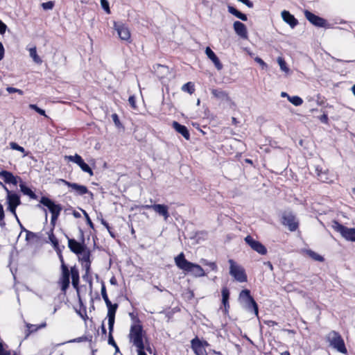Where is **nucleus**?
<instances>
[{
    "instance_id": "obj_51",
    "label": "nucleus",
    "mask_w": 355,
    "mask_h": 355,
    "mask_svg": "<svg viewBox=\"0 0 355 355\" xmlns=\"http://www.w3.org/2000/svg\"><path fill=\"white\" fill-rule=\"evenodd\" d=\"M83 279L87 282L90 286H92V277L89 276V273H87L85 272V274L84 275H83Z\"/></svg>"
},
{
    "instance_id": "obj_15",
    "label": "nucleus",
    "mask_w": 355,
    "mask_h": 355,
    "mask_svg": "<svg viewBox=\"0 0 355 355\" xmlns=\"http://www.w3.org/2000/svg\"><path fill=\"white\" fill-rule=\"evenodd\" d=\"M62 275L60 279L61 289L65 291L69 286L71 270H69L66 264L61 266Z\"/></svg>"
},
{
    "instance_id": "obj_54",
    "label": "nucleus",
    "mask_w": 355,
    "mask_h": 355,
    "mask_svg": "<svg viewBox=\"0 0 355 355\" xmlns=\"http://www.w3.org/2000/svg\"><path fill=\"white\" fill-rule=\"evenodd\" d=\"M239 1L242 2L245 5H246L248 8L253 7V3L250 0H238Z\"/></svg>"
},
{
    "instance_id": "obj_20",
    "label": "nucleus",
    "mask_w": 355,
    "mask_h": 355,
    "mask_svg": "<svg viewBox=\"0 0 355 355\" xmlns=\"http://www.w3.org/2000/svg\"><path fill=\"white\" fill-rule=\"evenodd\" d=\"M0 178L7 184H12L13 185L17 184V177L8 171H0Z\"/></svg>"
},
{
    "instance_id": "obj_41",
    "label": "nucleus",
    "mask_w": 355,
    "mask_h": 355,
    "mask_svg": "<svg viewBox=\"0 0 355 355\" xmlns=\"http://www.w3.org/2000/svg\"><path fill=\"white\" fill-rule=\"evenodd\" d=\"M81 254H82V257H81L80 259L83 263L91 262L90 259H89V257H90L89 251H85V250L84 252Z\"/></svg>"
},
{
    "instance_id": "obj_19",
    "label": "nucleus",
    "mask_w": 355,
    "mask_h": 355,
    "mask_svg": "<svg viewBox=\"0 0 355 355\" xmlns=\"http://www.w3.org/2000/svg\"><path fill=\"white\" fill-rule=\"evenodd\" d=\"M233 28L235 33L241 38H248V31L245 25L239 21H236L233 24Z\"/></svg>"
},
{
    "instance_id": "obj_38",
    "label": "nucleus",
    "mask_w": 355,
    "mask_h": 355,
    "mask_svg": "<svg viewBox=\"0 0 355 355\" xmlns=\"http://www.w3.org/2000/svg\"><path fill=\"white\" fill-rule=\"evenodd\" d=\"M10 148L12 150H18L21 153H24V157L27 155V153H25V149L22 146H20L19 145H18L17 143L10 142Z\"/></svg>"
},
{
    "instance_id": "obj_24",
    "label": "nucleus",
    "mask_w": 355,
    "mask_h": 355,
    "mask_svg": "<svg viewBox=\"0 0 355 355\" xmlns=\"http://www.w3.org/2000/svg\"><path fill=\"white\" fill-rule=\"evenodd\" d=\"M71 275L72 279V285L74 288L78 290L79 284V271L76 266L71 268Z\"/></svg>"
},
{
    "instance_id": "obj_64",
    "label": "nucleus",
    "mask_w": 355,
    "mask_h": 355,
    "mask_svg": "<svg viewBox=\"0 0 355 355\" xmlns=\"http://www.w3.org/2000/svg\"><path fill=\"white\" fill-rule=\"evenodd\" d=\"M0 355H10V352L9 351L5 350L3 348L0 352Z\"/></svg>"
},
{
    "instance_id": "obj_33",
    "label": "nucleus",
    "mask_w": 355,
    "mask_h": 355,
    "mask_svg": "<svg viewBox=\"0 0 355 355\" xmlns=\"http://www.w3.org/2000/svg\"><path fill=\"white\" fill-rule=\"evenodd\" d=\"M182 90L185 92H188L190 94H192L195 92L194 85L191 82H188L187 83L183 85L182 87Z\"/></svg>"
},
{
    "instance_id": "obj_60",
    "label": "nucleus",
    "mask_w": 355,
    "mask_h": 355,
    "mask_svg": "<svg viewBox=\"0 0 355 355\" xmlns=\"http://www.w3.org/2000/svg\"><path fill=\"white\" fill-rule=\"evenodd\" d=\"M4 48L1 42H0V61L3 58Z\"/></svg>"
},
{
    "instance_id": "obj_35",
    "label": "nucleus",
    "mask_w": 355,
    "mask_h": 355,
    "mask_svg": "<svg viewBox=\"0 0 355 355\" xmlns=\"http://www.w3.org/2000/svg\"><path fill=\"white\" fill-rule=\"evenodd\" d=\"M92 336H80V337L72 339V340L68 341L67 343H81V342H85V341L92 342Z\"/></svg>"
},
{
    "instance_id": "obj_13",
    "label": "nucleus",
    "mask_w": 355,
    "mask_h": 355,
    "mask_svg": "<svg viewBox=\"0 0 355 355\" xmlns=\"http://www.w3.org/2000/svg\"><path fill=\"white\" fill-rule=\"evenodd\" d=\"M306 19L313 25L317 27H325L327 25V21L318 16L311 12L306 10L304 12Z\"/></svg>"
},
{
    "instance_id": "obj_61",
    "label": "nucleus",
    "mask_w": 355,
    "mask_h": 355,
    "mask_svg": "<svg viewBox=\"0 0 355 355\" xmlns=\"http://www.w3.org/2000/svg\"><path fill=\"white\" fill-rule=\"evenodd\" d=\"M264 323L269 327H272V326H275V325L277 324V323L276 322L272 321V320H265Z\"/></svg>"
},
{
    "instance_id": "obj_5",
    "label": "nucleus",
    "mask_w": 355,
    "mask_h": 355,
    "mask_svg": "<svg viewBox=\"0 0 355 355\" xmlns=\"http://www.w3.org/2000/svg\"><path fill=\"white\" fill-rule=\"evenodd\" d=\"M230 274L239 282H245L247 281V275L245 270L240 266L236 265L234 260L230 259Z\"/></svg>"
},
{
    "instance_id": "obj_16",
    "label": "nucleus",
    "mask_w": 355,
    "mask_h": 355,
    "mask_svg": "<svg viewBox=\"0 0 355 355\" xmlns=\"http://www.w3.org/2000/svg\"><path fill=\"white\" fill-rule=\"evenodd\" d=\"M40 202L44 207H46L51 214L53 213L61 212L62 209L60 205L55 204L54 201L46 196H42L40 198Z\"/></svg>"
},
{
    "instance_id": "obj_26",
    "label": "nucleus",
    "mask_w": 355,
    "mask_h": 355,
    "mask_svg": "<svg viewBox=\"0 0 355 355\" xmlns=\"http://www.w3.org/2000/svg\"><path fill=\"white\" fill-rule=\"evenodd\" d=\"M222 303L225 306V310H227L229 307V297H230V291L227 287H223L222 291Z\"/></svg>"
},
{
    "instance_id": "obj_62",
    "label": "nucleus",
    "mask_w": 355,
    "mask_h": 355,
    "mask_svg": "<svg viewBox=\"0 0 355 355\" xmlns=\"http://www.w3.org/2000/svg\"><path fill=\"white\" fill-rule=\"evenodd\" d=\"M6 91L9 94L16 93L17 88H15V87H6Z\"/></svg>"
},
{
    "instance_id": "obj_40",
    "label": "nucleus",
    "mask_w": 355,
    "mask_h": 355,
    "mask_svg": "<svg viewBox=\"0 0 355 355\" xmlns=\"http://www.w3.org/2000/svg\"><path fill=\"white\" fill-rule=\"evenodd\" d=\"M112 332L109 330L108 344L113 346L115 348L116 352H119V348L113 338Z\"/></svg>"
},
{
    "instance_id": "obj_57",
    "label": "nucleus",
    "mask_w": 355,
    "mask_h": 355,
    "mask_svg": "<svg viewBox=\"0 0 355 355\" xmlns=\"http://www.w3.org/2000/svg\"><path fill=\"white\" fill-rule=\"evenodd\" d=\"M26 240H29L31 239H33L35 236V233L32 232H30V231H26Z\"/></svg>"
},
{
    "instance_id": "obj_32",
    "label": "nucleus",
    "mask_w": 355,
    "mask_h": 355,
    "mask_svg": "<svg viewBox=\"0 0 355 355\" xmlns=\"http://www.w3.org/2000/svg\"><path fill=\"white\" fill-rule=\"evenodd\" d=\"M306 254L309 255V257H311V259H313L315 261H324V258L321 255L317 254L316 252H315L314 251H313L311 250H307Z\"/></svg>"
},
{
    "instance_id": "obj_49",
    "label": "nucleus",
    "mask_w": 355,
    "mask_h": 355,
    "mask_svg": "<svg viewBox=\"0 0 355 355\" xmlns=\"http://www.w3.org/2000/svg\"><path fill=\"white\" fill-rule=\"evenodd\" d=\"M128 102L132 108L135 109L137 107L136 101H135V98L134 96H130L129 97Z\"/></svg>"
},
{
    "instance_id": "obj_52",
    "label": "nucleus",
    "mask_w": 355,
    "mask_h": 355,
    "mask_svg": "<svg viewBox=\"0 0 355 355\" xmlns=\"http://www.w3.org/2000/svg\"><path fill=\"white\" fill-rule=\"evenodd\" d=\"M112 119L116 126H119L121 125L119 116L116 114H113L112 115Z\"/></svg>"
},
{
    "instance_id": "obj_43",
    "label": "nucleus",
    "mask_w": 355,
    "mask_h": 355,
    "mask_svg": "<svg viewBox=\"0 0 355 355\" xmlns=\"http://www.w3.org/2000/svg\"><path fill=\"white\" fill-rule=\"evenodd\" d=\"M29 107L31 110H35L38 114H41L42 116H44L45 117H47V116L46 115L45 111L44 110L40 108L39 107H37L36 105H35V104H30L29 105Z\"/></svg>"
},
{
    "instance_id": "obj_53",
    "label": "nucleus",
    "mask_w": 355,
    "mask_h": 355,
    "mask_svg": "<svg viewBox=\"0 0 355 355\" xmlns=\"http://www.w3.org/2000/svg\"><path fill=\"white\" fill-rule=\"evenodd\" d=\"M159 69H160L161 71L163 73H167L168 71V69L167 67L161 65V64H158L157 67V70H159Z\"/></svg>"
},
{
    "instance_id": "obj_7",
    "label": "nucleus",
    "mask_w": 355,
    "mask_h": 355,
    "mask_svg": "<svg viewBox=\"0 0 355 355\" xmlns=\"http://www.w3.org/2000/svg\"><path fill=\"white\" fill-rule=\"evenodd\" d=\"M282 223L286 226L291 232H295L299 226L296 216L291 211H284L282 214Z\"/></svg>"
},
{
    "instance_id": "obj_47",
    "label": "nucleus",
    "mask_w": 355,
    "mask_h": 355,
    "mask_svg": "<svg viewBox=\"0 0 355 355\" xmlns=\"http://www.w3.org/2000/svg\"><path fill=\"white\" fill-rule=\"evenodd\" d=\"M82 211H83V214H84V216H85V217L86 218L87 223L89 225V226L91 228L93 229L94 228V224H93L92 220L90 219L88 214L85 210H83V209H82Z\"/></svg>"
},
{
    "instance_id": "obj_34",
    "label": "nucleus",
    "mask_w": 355,
    "mask_h": 355,
    "mask_svg": "<svg viewBox=\"0 0 355 355\" xmlns=\"http://www.w3.org/2000/svg\"><path fill=\"white\" fill-rule=\"evenodd\" d=\"M288 100L295 106H300L303 103V100L297 96H288Z\"/></svg>"
},
{
    "instance_id": "obj_22",
    "label": "nucleus",
    "mask_w": 355,
    "mask_h": 355,
    "mask_svg": "<svg viewBox=\"0 0 355 355\" xmlns=\"http://www.w3.org/2000/svg\"><path fill=\"white\" fill-rule=\"evenodd\" d=\"M282 17L283 20L289 24L291 28L295 27L298 24L295 17L287 10H283L282 12Z\"/></svg>"
},
{
    "instance_id": "obj_1",
    "label": "nucleus",
    "mask_w": 355,
    "mask_h": 355,
    "mask_svg": "<svg viewBox=\"0 0 355 355\" xmlns=\"http://www.w3.org/2000/svg\"><path fill=\"white\" fill-rule=\"evenodd\" d=\"M175 262L176 266L181 270L191 272L193 276L196 277H200L205 276V273L202 268L196 263H193L187 261L183 252H181L175 258Z\"/></svg>"
},
{
    "instance_id": "obj_4",
    "label": "nucleus",
    "mask_w": 355,
    "mask_h": 355,
    "mask_svg": "<svg viewBox=\"0 0 355 355\" xmlns=\"http://www.w3.org/2000/svg\"><path fill=\"white\" fill-rule=\"evenodd\" d=\"M327 340L331 347L337 349L339 352L346 354L347 349L345 343L340 335L335 331H331L327 336Z\"/></svg>"
},
{
    "instance_id": "obj_63",
    "label": "nucleus",
    "mask_w": 355,
    "mask_h": 355,
    "mask_svg": "<svg viewBox=\"0 0 355 355\" xmlns=\"http://www.w3.org/2000/svg\"><path fill=\"white\" fill-rule=\"evenodd\" d=\"M145 346L142 347V349H137L138 355H146V352H144Z\"/></svg>"
},
{
    "instance_id": "obj_14",
    "label": "nucleus",
    "mask_w": 355,
    "mask_h": 355,
    "mask_svg": "<svg viewBox=\"0 0 355 355\" xmlns=\"http://www.w3.org/2000/svg\"><path fill=\"white\" fill-rule=\"evenodd\" d=\"M59 182H62L65 185H67L69 187H71L73 190H74L78 195L83 196L86 193L89 194L92 197L93 196V193L89 191L87 187L84 185H80L77 183H72L70 182H68L64 179H60Z\"/></svg>"
},
{
    "instance_id": "obj_37",
    "label": "nucleus",
    "mask_w": 355,
    "mask_h": 355,
    "mask_svg": "<svg viewBox=\"0 0 355 355\" xmlns=\"http://www.w3.org/2000/svg\"><path fill=\"white\" fill-rule=\"evenodd\" d=\"M316 171L318 178L321 182H328L329 178H327V175L325 172H322V170H319L318 167L316 168Z\"/></svg>"
},
{
    "instance_id": "obj_25",
    "label": "nucleus",
    "mask_w": 355,
    "mask_h": 355,
    "mask_svg": "<svg viewBox=\"0 0 355 355\" xmlns=\"http://www.w3.org/2000/svg\"><path fill=\"white\" fill-rule=\"evenodd\" d=\"M227 10L230 13L234 15L235 17L240 19L241 20L244 21L248 20L247 15L241 12L237 9H236L234 7H233L232 6H228Z\"/></svg>"
},
{
    "instance_id": "obj_55",
    "label": "nucleus",
    "mask_w": 355,
    "mask_h": 355,
    "mask_svg": "<svg viewBox=\"0 0 355 355\" xmlns=\"http://www.w3.org/2000/svg\"><path fill=\"white\" fill-rule=\"evenodd\" d=\"M6 25L0 20V33L3 34L6 30Z\"/></svg>"
},
{
    "instance_id": "obj_6",
    "label": "nucleus",
    "mask_w": 355,
    "mask_h": 355,
    "mask_svg": "<svg viewBox=\"0 0 355 355\" xmlns=\"http://www.w3.org/2000/svg\"><path fill=\"white\" fill-rule=\"evenodd\" d=\"M333 229L340 233L345 239L351 241H355V228H348L337 221H334Z\"/></svg>"
},
{
    "instance_id": "obj_27",
    "label": "nucleus",
    "mask_w": 355,
    "mask_h": 355,
    "mask_svg": "<svg viewBox=\"0 0 355 355\" xmlns=\"http://www.w3.org/2000/svg\"><path fill=\"white\" fill-rule=\"evenodd\" d=\"M19 187L21 191L24 195L28 196L32 199H36L37 196L29 187H26L24 183H21Z\"/></svg>"
},
{
    "instance_id": "obj_8",
    "label": "nucleus",
    "mask_w": 355,
    "mask_h": 355,
    "mask_svg": "<svg viewBox=\"0 0 355 355\" xmlns=\"http://www.w3.org/2000/svg\"><path fill=\"white\" fill-rule=\"evenodd\" d=\"M142 208L146 209H153L159 216H162L164 220H167L170 216L168 212V207L162 204H154V205H142Z\"/></svg>"
},
{
    "instance_id": "obj_46",
    "label": "nucleus",
    "mask_w": 355,
    "mask_h": 355,
    "mask_svg": "<svg viewBox=\"0 0 355 355\" xmlns=\"http://www.w3.org/2000/svg\"><path fill=\"white\" fill-rule=\"evenodd\" d=\"M101 5L103 9L107 13H110L109 3L107 0H101Z\"/></svg>"
},
{
    "instance_id": "obj_18",
    "label": "nucleus",
    "mask_w": 355,
    "mask_h": 355,
    "mask_svg": "<svg viewBox=\"0 0 355 355\" xmlns=\"http://www.w3.org/2000/svg\"><path fill=\"white\" fill-rule=\"evenodd\" d=\"M68 246L71 252L76 254H82L85 250V246L73 239L68 238Z\"/></svg>"
},
{
    "instance_id": "obj_12",
    "label": "nucleus",
    "mask_w": 355,
    "mask_h": 355,
    "mask_svg": "<svg viewBox=\"0 0 355 355\" xmlns=\"http://www.w3.org/2000/svg\"><path fill=\"white\" fill-rule=\"evenodd\" d=\"M245 241L252 250L259 254L264 255L267 253L266 248L259 241L254 240L251 236H247L245 238Z\"/></svg>"
},
{
    "instance_id": "obj_39",
    "label": "nucleus",
    "mask_w": 355,
    "mask_h": 355,
    "mask_svg": "<svg viewBox=\"0 0 355 355\" xmlns=\"http://www.w3.org/2000/svg\"><path fill=\"white\" fill-rule=\"evenodd\" d=\"M201 263L204 266H208L211 270L217 271V270H218L217 265L216 264L215 262H210L206 259H202Z\"/></svg>"
},
{
    "instance_id": "obj_9",
    "label": "nucleus",
    "mask_w": 355,
    "mask_h": 355,
    "mask_svg": "<svg viewBox=\"0 0 355 355\" xmlns=\"http://www.w3.org/2000/svg\"><path fill=\"white\" fill-rule=\"evenodd\" d=\"M65 159L76 164L84 172L89 173V175H94L92 168L84 162L80 155L76 154L74 155L65 156Z\"/></svg>"
},
{
    "instance_id": "obj_29",
    "label": "nucleus",
    "mask_w": 355,
    "mask_h": 355,
    "mask_svg": "<svg viewBox=\"0 0 355 355\" xmlns=\"http://www.w3.org/2000/svg\"><path fill=\"white\" fill-rule=\"evenodd\" d=\"M211 94H213V96L218 99H228L229 98V96L227 95V94L224 92V91H222V90H220V89H214L211 90Z\"/></svg>"
},
{
    "instance_id": "obj_58",
    "label": "nucleus",
    "mask_w": 355,
    "mask_h": 355,
    "mask_svg": "<svg viewBox=\"0 0 355 355\" xmlns=\"http://www.w3.org/2000/svg\"><path fill=\"white\" fill-rule=\"evenodd\" d=\"M5 214L3 205L0 203V222L4 219Z\"/></svg>"
},
{
    "instance_id": "obj_50",
    "label": "nucleus",
    "mask_w": 355,
    "mask_h": 355,
    "mask_svg": "<svg viewBox=\"0 0 355 355\" xmlns=\"http://www.w3.org/2000/svg\"><path fill=\"white\" fill-rule=\"evenodd\" d=\"M101 224L106 227V229L108 230V232H110V235L114 237V234H112V232L110 231V225L109 224L103 219V218H101Z\"/></svg>"
},
{
    "instance_id": "obj_11",
    "label": "nucleus",
    "mask_w": 355,
    "mask_h": 355,
    "mask_svg": "<svg viewBox=\"0 0 355 355\" xmlns=\"http://www.w3.org/2000/svg\"><path fill=\"white\" fill-rule=\"evenodd\" d=\"M114 28L121 40L131 42L130 30L125 24L121 22H114Z\"/></svg>"
},
{
    "instance_id": "obj_28",
    "label": "nucleus",
    "mask_w": 355,
    "mask_h": 355,
    "mask_svg": "<svg viewBox=\"0 0 355 355\" xmlns=\"http://www.w3.org/2000/svg\"><path fill=\"white\" fill-rule=\"evenodd\" d=\"M7 202L8 204L14 205L17 207L21 203L19 196L15 193L14 194H10V196H7Z\"/></svg>"
},
{
    "instance_id": "obj_3",
    "label": "nucleus",
    "mask_w": 355,
    "mask_h": 355,
    "mask_svg": "<svg viewBox=\"0 0 355 355\" xmlns=\"http://www.w3.org/2000/svg\"><path fill=\"white\" fill-rule=\"evenodd\" d=\"M130 340L137 349H142L144 345L143 341V327L141 324H133L130 330Z\"/></svg>"
},
{
    "instance_id": "obj_45",
    "label": "nucleus",
    "mask_w": 355,
    "mask_h": 355,
    "mask_svg": "<svg viewBox=\"0 0 355 355\" xmlns=\"http://www.w3.org/2000/svg\"><path fill=\"white\" fill-rule=\"evenodd\" d=\"M254 61L258 63L262 69H268V64L259 57H256L254 58Z\"/></svg>"
},
{
    "instance_id": "obj_2",
    "label": "nucleus",
    "mask_w": 355,
    "mask_h": 355,
    "mask_svg": "<svg viewBox=\"0 0 355 355\" xmlns=\"http://www.w3.org/2000/svg\"><path fill=\"white\" fill-rule=\"evenodd\" d=\"M239 300L248 311L254 313L255 315L258 316V305L251 296L249 290L245 289L240 293Z\"/></svg>"
},
{
    "instance_id": "obj_10",
    "label": "nucleus",
    "mask_w": 355,
    "mask_h": 355,
    "mask_svg": "<svg viewBox=\"0 0 355 355\" xmlns=\"http://www.w3.org/2000/svg\"><path fill=\"white\" fill-rule=\"evenodd\" d=\"M191 348L196 355H207L205 347L209 345L207 341H201L198 337L191 341Z\"/></svg>"
},
{
    "instance_id": "obj_59",
    "label": "nucleus",
    "mask_w": 355,
    "mask_h": 355,
    "mask_svg": "<svg viewBox=\"0 0 355 355\" xmlns=\"http://www.w3.org/2000/svg\"><path fill=\"white\" fill-rule=\"evenodd\" d=\"M46 326V323L45 322H44L42 324H40L39 326H37V328H35V329L30 330V332H35L37 330H38L39 329L44 328Z\"/></svg>"
},
{
    "instance_id": "obj_23",
    "label": "nucleus",
    "mask_w": 355,
    "mask_h": 355,
    "mask_svg": "<svg viewBox=\"0 0 355 355\" xmlns=\"http://www.w3.org/2000/svg\"><path fill=\"white\" fill-rule=\"evenodd\" d=\"M172 126L178 133L181 134L184 139L187 140L189 139L190 134L186 126L181 125L177 121H173Z\"/></svg>"
},
{
    "instance_id": "obj_42",
    "label": "nucleus",
    "mask_w": 355,
    "mask_h": 355,
    "mask_svg": "<svg viewBox=\"0 0 355 355\" xmlns=\"http://www.w3.org/2000/svg\"><path fill=\"white\" fill-rule=\"evenodd\" d=\"M49 239L50 241L51 242V243L53 244V247L55 248H57L58 247V245H59L58 240L57 239V238L53 234L52 230L51 231V233L49 235Z\"/></svg>"
},
{
    "instance_id": "obj_30",
    "label": "nucleus",
    "mask_w": 355,
    "mask_h": 355,
    "mask_svg": "<svg viewBox=\"0 0 355 355\" xmlns=\"http://www.w3.org/2000/svg\"><path fill=\"white\" fill-rule=\"evenodd\" d=\"M29 54L35 63L41 64L42 62V59L37 53V49L35 46H33L29 49Z\"/></svg>"
},
{
    "instance_id": "obj_31",
    "label": "nucleus",
    "mask_w": 355,
    "mask_h": 355,
    "mask_svg": "<svg viewBox=\"0 0 355 355\" xmlns=\"http://www.w3.org/2000/svg\"><path fill=\"white\" fill-rule=\"evenodd\" d=\"M277 62L280 67V69L282 71L288 73H289L290 71V69L289 68L287 67L286 65V61L284 60V59L282 57H278L277 58Z\"/></svg>"
},
{
    "instance_id": "obj_17",
    "label": "nucleus",
    "mask_w": 355,
    "mask_h": 355,
    "mask_svg": "<svg viewBox=\"0 0 355 355\" xmlns=\"http://www.w3.org/2000/svg\"><path fill=\"white\" fill-rule=\"evenodd\" d=\"M107 307V318H108V329L110 331L114 330V324L115 320V314L118 308L117 304L106 305Z\"/></svg>"
},
{
    "instance_id": "obj_56",
    "label": "nucleus",
    "mask_w": 355,
    "mask_h": 355,
    "mask_svg": "<svg viewBox=\"0 0 355 355\" xmlns=\"http://www.w3.org/2000/svg\"><path fill=\"white\" fill-rule=\"evenodd\" d=\"M320 120L322 123H328V116L327 114H323L320 117Z\"/></svg>"
},
{
    "instance_id": "obj_48",
    "label": "nucleus",
    "mask_w": 355,
    "mask_h": 355,
    "mask_svg": "<svg viewBox=\"0 0 355 355\" xmlns=\"http://www.w3.org/2000/svg\"><path fill=\"white\" fill-rule=\"evenodd\" d=\"M16 208H17V206L14 205H10L8 204V209L12 213L14 214L15 217L16 218L17 220L19 221V218L17 217V215L16 214Z\"/></svg>"
},
{
    "instance_id": "obj_21",
    "label": "nucleus",
    "mask_w": 355,
    "mask_h": 355,
    "mask_svg": "<svg viewBox=\"0 0 355 355\" xmlns=\"http://www.w3.org/2000/svg\"><path fill=\"white\" fill-rule=\"evenodd\" d=\"M205 53L207 55V57L213 62L216 68L218 70H221L223 69V64L220 62L218 58L209 47L206 48Z\"/></svg>"
},
{
    "instance_id": "obj_36",
    "label": "nucleus",
    "mask_w": 355,
    "mask_h": 355,
    "mask_svg": "<svg viewBox=\"0 0 355 355\" xmlns=\"http://www.w3.org/2000/svg\"><path fill=\"white\" fill-rule=\"evenodd\" d=\"M101 295H102V297L104 300L106 305H110V303H112L108 298V296H107V294L106 292L105 286L103 282L102 283V286H101Z\"/></svg>"
},
{
    "instance_id": "obj_44",
    "label": "nucleus",
    "mask_w": 355,
    "mask_h": 355,
    "mask_svg": "<svg viewBox=\"0 0 355 355\" xmlns=\"http://www.w3.org/2000/svg\"><path fill=\"white\" fill-rule=\"evenodd\" d=\"M41 6L44 10H52L54 7V2L52 1H49L47 2L42 3Z\"/></svg>"
}]
</instances>
